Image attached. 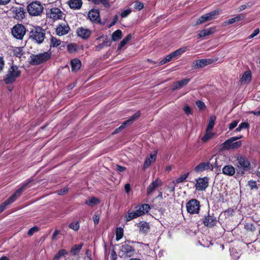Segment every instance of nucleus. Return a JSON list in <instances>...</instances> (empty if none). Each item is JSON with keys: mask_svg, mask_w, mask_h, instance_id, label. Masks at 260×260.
Listing matches in <instances>:
<instances>
[{"mask_svg": "<svg viewBox=\"0 0 260 260\" xmlns=\"http://www.w3.org/2000/svg\"><path fill=\"white\" fill-rule=\"evenodd\" d=\"M140 232L146 234L149 232L150 227L149 224L144 221H141L138 224Z\"/></svg>", "mask_w": 260, "mask_h": 260, "instance_id": "nucleus-29", "label": "nucleus"}, {"mask_svg": "<svg viewBox=\"0 0 260 260\" xmlns=\"http://www.w3.org/2000/svg\"><path fill=\"white\" fill-rule=\"evenodd\" d=\"M200 207V203L197 199H191L186 204L187 211L190 214H198Z\"/></svg>", "mask_w": 260, "mask_h": 260, "instance_id": "nucleus-7", "label": "nucleus"}, {"mask_svg": "<svg viewBox=\"0 0 260 260\" xmlns=\"http://www.w3.org/2000/svg\"><path fill=\"white\" fill-rule=\"evenodd\" d=\"M190 80V79L189 78H185L183 79V80L175 82L174 83L173 90H174L183 87V86L187 85L189 83Z\"/></svg>", "mask_w": 260, "mask_h": 260, "instance_id": "nucleus-24", "label": "nucleus"}, {"mask_svg": "<svg viewBox=\"0 0 260 260\" xmlns=\"http://www.w3.org/2000/svg\"><path fill=\"white\" fill-rule=\"evenodd\" d=\"M222 173L224 175L232 176L235 173V169L232 165H226L222 168Z\"/></svg>", "mask_w": 260, "mask_h": 260, "instance_id": "nucleus-25", "label": "nucleus"}, {"mask_svg": "<svg viewBox=\"0 0 260 260\" xmlns=\"http://www.w3.org/2000/svg\"><path fill=\"white\" fill-rule=\"evenodd\" d=\"M135 209L140 216L143 215L148 212L150 209V207L148 204H144L141 205L137 206L135 207Z\"/></svg>", "mask_w": 260, "mask_h": 260, "instance_id": "nucleus-23", "label": "nucleus"}, {"mask_svg": "<svg viewBox=\"0 0 260 260\" xmlns=\"http://www.w3.org/2000/svg\"><path fill=\"white\" fill-rule=\"evenodd\" d=\"M100 202L99 200L94 197L90 198L89 199L86 200L85 204L90 207H93L95 205L98 204Z\"/></svg>", "mask_w": 260, "mask_h": 260, "instance_id": "nucleus-35", "label": "nucleus"}, {"mask_svg": "<svg viewBox=\"0 0 260 260\" xmlns=\"http://www.w3.org/2000/svg\"><path fill=\"white\" fill-rule=\"evenodd\" d=\"M245 18V14H240L237 15L236 17L232 18L228 21H225L224 23L225 25H230L233 24L235 22H238L239 21L242 20L244 19Z\"/></svg>", "mask_w": 260, "mask_h": 260, "instance_id": "nucleus-26", "label": "nucleus"}, {"mask_svg": "<svg viewBox=\"0 0 260 260\" xmlns=\"http://www.w3.org/2000/svg\"><path fill=\"white\" fill-rule=\"evenodd\" d=\"M110 43L109 41H105L103 43L100 44L95 47V50L96 51H100V50L104 48L105 46H110Z\"/></svg>", "mask_w": 260, "mask_h": 260, "instance_id": "nucleus-46", "label": "nucleus"}, {"mask_svg": "<svg viewBox=\"0 0 260 260\" xmlns=\"http://www.w3.org/2000/svg\"><path fill=\"white\" fill-rule=\"evenodd\" d=\"M12 12L14 14L13 17L16 19L20 20L25 16V12H24L23 8L22 7H19L13 8Z\"/></svg>", "mask_w": 260, "mask_h": 260, "instance_id": "nucleus-18", "label": "nucleus"}, {"mask_svg": "<svg viewBox=\"0 0 260 260\" xmlns=\"http://www.w3.org/2000/svg\"><path fill=\"white\" fill-rule=\"evenodd\" d=\"M196 105L200 110H203L206 107L204 103L199 100L196 102Z\"/></svg>", "mask_w": 260, "mask_h": 260, "instance_id": "nucleus-54", "label": "nucleus"}, {"mask_svg": "<svg viewBox=\"0 0 260 260\" xmlns=\"http://www.w3.org/2000/svg\"><path fill=\"white\" fill-rule=\"evenodd\" d=\"M173 58L171 53L168 54L166 57H165L162 60H161L160 62H159V64L160 65H162L164 64V63H166V62H168L169 61H170L171 60H172Z\"/></svg>", "mask_w": 260, "mask_h": 260, "instance_id": "nucleus-49", "label": "nucleus"}, {"mask_svg": "<svg viewBox=\"0 0 260 260\" xmlns=\"http://www.w3.org/2000/svg\"><path fill=\"white\" fill-rule=\"evenodd\" d=\"M11 32L15 38L22 40L26 34V28L22 24H17L13 27Z\"/></svg>", "mask_w": 260, "mask_h": 260, "instance_id": "nucleus-8", "label": "nucleus"}, {"mask_svg": "<svg viewBox=\"0 0 260 260\" xmlns=\"http://www.w3.org/2000/svg\"><path fill=\"white\" fill-rule=\"evenodd\" d=\"M63 13L58 8H53L47 10L46 15L47 18L51 19L53 21L61 19Z\"/></svg>", "mask_w": 260, "mask_h": 260, "instance_id": "nucleus-10", "label": "nucleus"}, {"mask_svg": "<svg viewBox=\"0 0 260 260\" xmlns=\"http://www.w3.org/2000/svg\"><path fill=\"white\" fill-rule=\"evenodd\" d=\"M39 228L37 226H34L30 228L28 231V235L29 236L32 235L35 232L38 231Z\"/></svg>", "mask_w": 260, "mask_h": 260, "instance_id": "nucleus-55", "label": "nucleus"}, {"mask_svg": "<svg viewBox=\"0 0 260 260\" xmlns=\"http://www.w3.org/2000/svg\"><path fill=\"white\" fill-rule=\"evenodd\" d=\"M213 62V60L210 58L196 60L192 62V67L193 69L201 68L211 64Z\"/></svg>", "mask_w": 260, "mask_h": 260, "instance_id": "nucleus-15", "label": "nucleus"}, {"mask_svg": "<svg viewBox=\"0 0 260 260\" xmlns=\"http://www.w3.org/2000/svg\"><path fill=\"white\" fill-rule=\"evenodd\" d=\"M251 73L250 71H247L243 74L241 79V82L242 83H248L251 81Z\"/></svg>", "mask_w": 260, "mask_h": 260, "instance_id": "nucleus-31", "label": "nucleus"}, {"mask_svg": "<svg viewBox=\"0 0 260 260\" xmlns=\"http://www.w3.org/2000/svg\"><path fill=\"white\" fill-rule=\"evenodd\" d=\"M188 175L189 173H187L180 176L175 180V183L178 184L183 182L187 178Z\"/></svg>", "mask_w": 260, "mask_h": 260, "instance_id": "nucleus-47", "label": "nucleus"}, {"mask_svg": "<svg viewBox=\"0 0 260 260\" xmlns=\"http://www.w3.org/2000/svg\"><path fill=\"white\" fill-rule=\"evenodd\" d=\"M68 191V188L65 187L62 189L57 191L58 195H62Z\"/></svg>", "mask_w": 260, "mask_h": 260, "instance_id": "nucleus-60", "label": "nucleus"}, {"mask_svg": "<svg viewBox=\"0 0 260 260\" xmlns=\"http://www.w3.org/2000/svg\"><path fill=\"white\" fill-rule=\"evenodd\" d=\"M118 17L117 15H115L114 18L112 22L111 23L110 26H113L116 24V23L118 21Z\"/></svg>", "mask_w": 260, "mask_h": 260, "instance_id": "nucleus-64", "label": "nucleus"}, {"mask_svg": "<svg viewBox=\"0 0 260 260\" xmlns=\"http://www.w3.org/2000/svg\"><path fill=\"white\" fill-rule=\"evenodd\" d=\"M28 184V182L23 185L20 188L18 189L15 191V192L11 197H10L7 200H6L5 202L0 205V213L2 212L6 208V206L7 205H9L10 204L13 203L16 200L17 198L20 196L21 193L27 187Z\"/></svg>", "mask_w": 260, "mask_h": 260, "instance_id": "nucleus-4", "label": "nucleus"}, {"mask_svg": "<svg viewBox=\"0 0 260 260\" xmlns=\"http://www.w3.org/2000/svg\"><path fill=\"white\" fill-rule=\"evenodd\" d=\"M88 18L93 22L100 21V12L98 10L92 9L88 14Z\"/></svg>", "mask_w": 260, "mask_h": 260, "instance_id": "nucleus-22", "label": "nucleus"}, {"mask_svg": "<svg viewBox=\"0 0 260 260\" xmlns=\"http://www.w3.org/2000/svg\"><path fill=\"white\" fill-rule=\"evenodd\" d=\"M140 116V112L139 111L136 112L128 120L125 121L118 128L115 129V131L112 133V134L115 135L118 133L120 131L123 129L127 125L131 124Z\"/></svg>", "mask_w": 260, "mask_h": 260, "instance_id": "nucleus-13", "label": "nucleus"}, {"mask_svg": "<svg viewBox=\"0 0 260 260\" xmlns=\"http://www.w3.org/2000/svg\"><path fill=\"white\" fill-rule=\"evenodd\" d=\"M61 44V41L54 37L50 38V47H56Z\"/></svg>", "mask_w": 260, "mask_h": 260, "instance_id": "nucleus-38", "label": "nucleus"}, {"mask_svg": "<svg viewBox=\"0 0 260 260\" xmlns=\"http://www.w3.org/2000/svg\"><path fill=\"white\" fill-rule=\"evenodd\" d=\"M157 151H155L154 154H150L149 156H147L144 162L143 169L145 170L149 168L151 163L154 162L156 159Z\"/></svg>", "mask_w": 260, "mask_h": 260, "instance_id": "nucleus-21", "label": "nucleus"}, {"mask_svg": "<svg viewBox=\"0 0 260 260\" xmlns=\"http://www.w3.org/2000/svg\"><path fill=\"white\" fill-rule=\"evenodd\" d=\"M21 73V71L19 70L17 66L13 64L11 66L4 77L5 83L7 84L13 83L20 76Z\"/></svg>", "mask_w": 260, "mask_h": 260, "instance_id": "nucleus-1", "label": "nucleus"}, {"mask_svg": "<svg viewBox=\"0 0 260 260\" xmlns=\"http://www.w3.org/2000/svg\"><path fill=\"white\" fill-rule=\"evenodd\" d=\"M51 53L49 52L37 54H31L29 58V62L30 64L36 66L39 65L49 60L51 58Z\"/></svg>", "mask_w": 260, "mask_h": 260, "instance_id": "nucleus-2", "label": "nucleus"}, {"mask_svg": "<svg viewBox=\"0 0 260 260\" xmlns=\"http://www.w3.org/2000/svg\"><path fill=\"white\" fill-rule=\"evenodd\" d=\"M231 255L234 259H237L240 257V254L235 251L234 249L231 250Z\"/></svg>", "mask_w": 260, "mask_h": 260, "instance_id": "nucleus-50", "label": "nucleus"}, {"mask_svg": "<svg viewBox=\"0 0 260 260\" xmlns=\"http://www.w3.org/2000/svg\"><path fill=\"white\" fill-rule=\"evenodd\" d=\"M214 135L215 134L214 133H212L211 131H207V130H206V133L204 136H203L202 138V141L203 142L206 143L209 140L212 139Z\"/></svg>", "mask_w": 260, "mask_h": 260, "instance_id": "nucleus-34", "label": "nucleus"}, {"mask_svg": "<svg viewBox=\"0 0 260 260\" xmlns=\"http://www.w3.org/2000/svg\"><path fill=\"white\" fill-rule=\"evenodd\" d=\"M67 49L70 53H73L76 51V45L74 43H71L67 46Z\"/></svg>", "mask_w": 260, "mask_h": 260, "instance_id": "nucleus-48", "label": "nucleus"}, {"mask_svg": "<svg viewBox=\"0 0 260 260\" xmlns=\"http://www.w3.org/2000/svg\"><path fill=\"white\" fill-rule=\"evenodd\" d=\"M241 145L242 142L241 141H236L234 138L232 137L223 142L220 147L222 150H230L237 149L240 147Z\"/></svg>", "mask_w": 260, "mask_h": 260, "instance_id": "nucleus-6", "label": "nucleus"}, {"mask_svg": "<svg viewBox=\"0 0 260 260\" xmlns=\"http://www.w3.org/2000/svg\"><path fill=\"white\" fill-rule=\"evenodd\" d=\"M214 125V123L211 122H209L207 127L206 128V130L211 131L212 129L213 128Z\"/></svg>", "mask_w": 260, "mask_h": 260, "instance_id": "nucleus-61", "label": "nucleus"}, {"mask_svg": "<svg viewBox=\"0 0 260 260\" xmlns=\"http://www.w3.org/2000/svg\"><path fill=\"white\" fill-rule=\"evenodd\" d=\"M132 36L131 34L128 35L124 39H123L120 43L118 49L120 50L124 47L131 39Z\"/></svg>", "mask_w": 260, "mask_h": 260, "instance_id": "nucleus-40", "label": "nucleus"}, {"mask_svg": "<svg viewBox=\"0 0 260 260\" xmlns=\"http://www.w3.org/2000/svg\"><path fill=\"white\" fill-rule=\"evenodd\" d=\"M67 254V251L64 249H60L54 256V259H58L61 256H64Z\"/></svg>", "mask_w": 260, "mask_h": 260, "instance_id": "nucleus-45", "label": "nucleus"}, {"mask_svg": "<svg viewBox=\"0 0 260 260\" xmlns=\"http://www.w3.org/2000/svg\"><path fill=\"white\" fill-rule=\"evenodd\" d=\"M215 28L213 27H210L207 29H203L200 31L198 34V38H201L207 36L211 35L214 33Z\"/></svg>", "mask_w": 260, "mask_h": 260, "instance_id": "nucleus-28", "label": "nucleus"}, {"mask_svg": "<svg viewBox=\"0 0 260 260\" xmlns=\"http://www.w3.org/2000/svg\"><path fill=\"white\" fill-rule=\"evenodd\" d=\"M237 160L239 163V168H242L244 170L249 168L250 163L246 157L238 156L237 157Z\"/></svg>", "mask_w": 260, "mask_h": 260, "instance_id": "nucleus-20", "label": "nucleus"}, {"mask_svg": "<svg viewBox=\"0 0 260 260\" xmlns=\"http://www.w3.org/2000/svg\"><path fill=\"white\" fill-rule=\"evenodd\" d=\"M183 110L187 115L192 114L191 109L190 107L188 105H186L183 108Z\"/></svg>", "mask_w": 260, "mask_h": 260, "instance_id": "nucleus-57", "label": "nucleus"}, {"mask_svg": "<svg viewBox=\"0 0 260 260\" xmlns=\"http://www.w3.org/2000/svg\"><path fill=\"white\" fill-rule=\"evenodd\" d=\"M238 122V120H234V121L231 122L229 125V129L231 130L234 128L236 127L237 126Z\"/></svg>", "mask_w": 260, "mask_h": 260, "instance_id": "nucleus-58", "label": "nucleus"}, {"mask_svg": "<svg viewBox=\"0 0 260 260\" xmlns=\"http://www.w3.org/2000/svg\"><path fill=\"white\" fill-rule=\"evenodd\" d=\"M221 11L219 10H215L210 13H207L208 19L210 20L216 18L217 15L220 14Z\"/></svg>", "mask_w": 260, "mask_h": 260, "instance_id": "nucleus-37", "label": "nucleus"}, {"mask_svg": "<svg viewBox=\"0 0 260 260\" xmlns=\"http://www.w3.org/2000/svg\"><path fill=\"white\" fill-rule=\"evenodd\" d=\"M123 234V230L122 228L119 227L117 228L116 231V239L117 241L119 240L122 238Z\"/></svg>", "mask_w": 260, "mask_h": 260, "instance_id": "nucleus-43", "label": "nucleus"}, {"mask_svg": "<svg viewBox=\"0 0 260 260\" xmlns=\"http://www.w3.org/2000/svg\"><path fill=\"white\" fill-rule=\"evenodd\" d=\"M162 182L160 180L156 179L147 188V194H151L159 186L161 185Z\"/></svg>", "mask_w": 260, "mask_h": 260, "instance_id": "nucleus-19", "label": "nucleus"}, {"mask_svg": "<svg viewBox=\"0 0 260 260\" xmlns=\"http://www.w3.org/2000/svg\"><path fill=\"white\" fill-rule=\"evenodd\" d=\"M144 7V5L143 3L139 2H136L135 3L134 5V8L137 10H142Z\"/></svg>", "mask_w": 260, "mask_h": 260, "instance_id": "nucleus-52", "label": "nucleus"}, {"mask_svg": "<svg viewBox=\"0 0 260 260\" xmlns=\"http://www.w3.org/2000/svg\"><path fill=\"white\" fill-rule=\"evenodd\" d=\"M239 126L241 128V129H245L249 127V124L247 122H242Z\"/></svg>", "mask_w": 260, "mask_h": 260, "instance_id": "nucleus-62", "label": "nucleus"}, {"mask_svg": "<svg viewBox=\"0 0 260 260\" xmlns=\"http://www.w3.org/2000/svg\"><path fill=\"white\" fill-rule=\"evenodd\" d=\"M135 252L134 248L126 242L122 244L120 247V253L122 257H131Z\"/></svg>", "mask_w": 260, "mask_h": 260, "instance_id": "nucleus-11", "label": "nucleus"}, {"mask_svg": "<svg viewBox=\"0 0 260 260\" xmlns=\"http://www.w3.org/2000/svg\"><path fill=\"white\" fill-rule=\"evenodd\" d=\"M259 32V30L258 28H257L256 29H255L254 30V31L253 32V33L252 34H251L249 37H248V39H252L253 38H254V37H255L256 35H257L258 34V33Z\"/></svg>", "mask_w": 260, "mask_h": 260, "instance_id": "nucleus-59", "label": "nucleus"}, {"mask_svg": "<svg viewBox=\"0 0 260 260\" xmlns=\"http://www.w3.org/2000/svg\"><path fill=\"white\" fill-rule=\"evenodd\" d=\"M70 28L67 24H60L58 25L56 28V33L59 36H61L67 34Z\"/></svg>", "mask_w": 260, "mask_h": 260, "instance_id": "nucleus-16", "label": "nucleus"}, {"mask_svg": "<svg viewBox=\"0 0 260 260\" xmlns=\"http://www.w3.org/2000/svg\"><path fill=\"white\" fill-rule=\"evenodd\" d=\"M245 227L247 230H249L250 231H254L255 230L254 225L252 223H247Z\"/></svg>", "mask_w": 260, "mask_h": 260, "instance_id": "nucleus-56", "label": "nucleus"}, {"mask_svg": "<svg viewBox=\"0 0 260 260\" xmlns=\"http://www.w3.org/2000/svg\"><path fill=\"white\" fill-rule=\"evenodd\" d=\"M71 69L72 72H77L81 66V62L79 59L74 58L71 61Z\"/></svg>", "mask_w": 260, "mask_h": 260, "instance_id": "nucleus-27", "label": "nucleus"}, {"mask_svg": "<svg viewBox=\"0 0 260 260\" xmlns=\"http://www.w3.org/2000/svg\"><path fill=\"white\" fill-rule=\"evenodd\" d=\"M211 159L212 158H210L209 161L202 162L196 166L194 168V171L196 173H201L207 170H213L214 168L217 167V164L216 160L215 162L211 163L210 161Z\"/></svg>", "mask_w": 260, "mask_h": 260, "instance_id": "nucleus-9", "label": "nucleus"}, {"mask_svg": "<svg viewBox=\"0 0 260 260\" xmlns=\"http://www.w3.org/2000/svg\"><path fill=\"white\" fill-rule=\"evenodd\" d=\"M69 226L72 230L77 231L79 229L80 224L78 221H75L69 224Z\"/></svg>", "mask_w": 260, "mask_h": 260, "instance_id": "nucleus-44", "label": "nucleus"}, {"mask_svg": "<svg viewBox=\"0 0 260 260\" xmlns=\"http://www.w3.org/2000/svg\"><path fill=\"white\" fill-rule=\"evenodd\" d=\"M140 216V214L138 213L137 211L127 212V215L125 216V221L126 222L129 221L132 219L137 218Z\"/></svg>", "mask_w": 260, "mask_h": 260, "instance_id": "nucleus-32", "label": "nucleus"}, {"mask_svg": "<svg viewBox=\"0 0 260 260\" xmlns=\"http://www.w3.org/2000/svg\"><path fill=\"white\" fill-rule=\"evenodd\" d=\"M78 37L83 39H87L91 35V31L88 28L81 27H79L76 31Z\"/></svg>", "mask_w": 260, "mask_h": 260, "instance_id": "nucleus-17", "label": "nucleus"}, {"mask_svg": "<svg viewBox=\"0 0 260 260\" xmlns=\"http://www.w3.org/2000/svg\"><path fill=\"white\" fill-rule=\"evenodd\" d=\"M208 21H209V20L208 19V17L207 14H206L205 15L201 16L197 19L196 24H200Z\"/></svg>", "mask_w": 260, "mask_h": 260, "instance_id": "nucleus-41", "label": "nucleus"}, {"mask_svg": "<svg viewBox=\"0 0 260 260\" xmlns=\"http://www.w3.org/2000/svg\"><path fill=\"white\" fill-rule=\"evenodd\" d=\"M100 218L98 215H94L93 220L95 224H97L99 222Z\"/></svg>", "mask_w": 260, "mask_h": 260, "instance_id": "nucleus-63", "label": "nucleus"}, {"mask_svg": "<svg viewBox=\"0 0 260 260\" xmlns=\"http://www.w3.org/2000/svg\"><path fill=\"white\" fill-rule=\"evenodd\" d=\"M69 5L71 9H79L82 6V2L81 0H70Z\"/></svg>", "mask_w": 260, "mask_h": 260, "instance_id": "nucleus-30", "label": "nucleus"}, {"mask_svg": "<svg viewBox=\"0 0 260 260\" xmlns=\"http://www.w3.org/2000/svg\"><path fill=\"white\" fill-rule=\"evenodd\" d=\"M203 223L205 226L211 228L215 226L217 222L216 217L213 215L208 214L207 216H205L202 220Z\"/></svg>", "mask_w": 260, "mask_h": 260, "instance_id": "nucleus-14", "label": "nucleus"}, {"mask_svg": "<svg viewBox=\"0 0 260 260\" xmlns=\"http://www.w3.org/2000/svg\"><path fill=\"white\" fill-rule=\"evenodd\" d=\"M131 12V9H127L122 11L120 14V16L122 18H125Z\"/></svg>", "mask_w": 260, "mask_h": 260, "instance_id": "nucleus-53", "label": "nucleus"}, {"mask_svg": "<svg viewBox=\"0 0 260 260\" xmlns=\"http://www.w3.org/2000/svg\"><path fill=\"white\" fill-rule=\"evenodd\" d=\"M29 34V38L37 44H41L45 39V30L40 26L34 27Z\"/></svg>", "mask_w": 260, "mask_h": 260, "instance_id": "nucleus-3", "label": "nucleus"}, {"mask_svg": "<svg viewBox=\"0 0 260 260\" xmlns=\"http://www.w3.org/2000/svg\"><path fill=\"white\" fill-rule=\"evenodd\" d=\"M28 13L32 16H39L43 12L44 8L39 2L36 1L31 2L27 7Z\"/></svg>", "mask_w": 260, "mask_h": 260, "instance_id": "nucleus-5", "label": "nucleus"}, {"mask_svg": "<svg viewBox=\"0 0 260 260\" xmlns=\"http://www.w3.org/2000/svg\"><path fill=\"white\" fill-rule=\"evenodd\" d=\"M195 187L197 191L205 190L209 185V179L207 177L196 179Z\"/></svg>", "mask_w": 260, "mask_h": 260, "instance_id": "nucleus-12", "label": "nucleus"}, {"mask_svg": "<svg viewBox=\"0 0 260 260\" xmlns=\"http://www.w3.org/2000/svg\"><path fill=\"white\" fill-rule=\"evenodd\" d=\"M186 50V47L180 48L171 53L173 59L177 58Z\"/></svg>", "mask_w": 260, "mask_h": 260, "instance_id": "nucleus-33", "label": "nucleus"}, {"mask_svg": "<svg viewBox=\"0 0 260 260\" xmlns=\"http://www.w3.org/2000/svg\"><path fill=\"white\" fill-rule=\"evenodd\" d=\"M248 184L251 189L258 188L256 182L255 181L250 180L248 182Z\"/></svg>", "mask_w": 260, "mask_h": 260, "instance_id": "nucleus-51", "label": "nucleus"}, {"mask_svg": "<svg viewBox=\"0 0 260 260\" xmlns=\"http://www.w3.org/2000/svg\"><path fill=\"white\" fill-rule=\"evenodd\" d=\"M14 55L17 57H21L23 54V48L22 47H16L13 50Z\"/></svg>", "mask_w": 260, "mask_h": 260, "instance_id": "nucleus-42", "label": "nucleus"}, {"mask_svg": "<svg viewBox=\"0 0 260 260\" xmlns=\"http://www.w3.org/2000/svg\"><path fill=\"white\" fill-rule=\"evenodd\" d=\"M122 31L120 29L115 31L112 35V40L113 41H117L122 38Z\"/></svg>", "mask_w": 260, "mask_h": 260, "instance_id": "nucleus-36", "label": "nucleus"}, {"mask_svg": "<svg viewBox=\"0 0 260 260\" xmlns=\"http://www.w3.org/2000/svg\"><path fill=\"white\" fill-rule=\"evenodd\" d=\"M83 246V244H80L78 245H75L73 246L71 250V252L73 255H77L80 252Z\"/></svg>", "mask_w": 260, "mask_h": 260, "instance_id": "nucleus-39", "label": "nucleus"}]
</instances>
